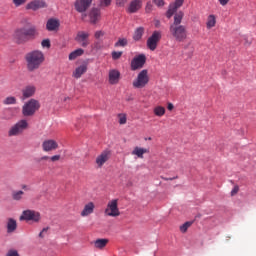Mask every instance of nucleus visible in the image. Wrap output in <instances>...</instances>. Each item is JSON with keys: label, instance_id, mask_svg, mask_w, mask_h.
<instances>
[{"label": "nucleus", "instance_id": "nucleus-1", "mask_svg": "<svg viewBox=\"0 0 256 256\" xmlns=\"http://www.w3.org/2000/svg\"><path fill=\"white\" fill-rule=\"evenodd\" d=\"M183 17L184 13L182 11L176 13L174 22L169 27L170 34L177 42H184L188 36L187 26L181 25Z\"/></svg>", "mask_w": 256, "mask_h": 256}, {"label": "nucleus", "instance_id": "nucleus-2", "mask_svg": "<svg viewBox=\"0 0 256 256\" xmlns=\"http://www.w3.org/2000/svg\"><path fill=\"white\" fill-rule=\"evenodd\" d=\"M26 67L29 72H33L40 68L45 61V56L42 51L34 50L25 55Z\"/></svg>", "mask_w": 256, "mask_h": 256}, {"label": "nucleus", "instance_id": "nucleus-3", "mask_svg": "<svg viewBox=\"0 0 256 256\" xmlns=\"http://www.w3.org/2000/svg\"><path fill=\"white\" fill-rule=\"evenodd\" d=\"M36 35L35 27L20 28L17 29L13 34V39L17 44H23L30 40V38Z\"/></svg>", "mask_w": 256, "mask_h": 256}, {"label": "nucleus", "instance_id": "nucleus-4", "mask_svg": "<svg viewBox=\"0 0 256 256\" xmlns=\"http://www.w3.org/2000/svg\"><path fill=\"white\" fill-rule=\"evenodd\" d=\"M40 108L39 101L35 99L29 100L27 103H25L22 107V114L26 117L33 116L35 112Z\"/></svg>", "mask_w": 256, "mask_h": 256}, {"label": "nucleus", "instance_id": "nucleus-5", "mask_svg": "<svg viewBox=\"0 0 256 256\" xmlns=\"http://www.w3.org/2000/svg\"><path fill=\"white\" fill-rule=\"evenodd\" d=\"M28 128V122L25 119L18 121L15 125H13L8 131V135L11 136H19Z\"/></svg>", "mask_w": 256, "mask_h": 256}, {"label": "nucleus", "instance_id": "nucleus-6", "mask_svg": "<svg viewBox=\"0 0 256 256\" xmlns=\"http://www.w3.org/2000/svg\"><path fill=\"white\" fill-rule=\"evenodd\" d=\"M104 213L107 217H119L120 210L118 207V199L110 200L107 204Z\"/></svg>", "mask_w": 256, "mask_h": 256}, {"label": "nucleus", "instance_id": "nucleus-7", "mask_svg": "<svg viewBox=\"0 0 256 256\" xmlns=\"http://www.w3.org/2000/svg\"><path fill=\"white\" fill-rule=\"evenodd\" d=\"M20 221H33V223H39V221H41V214L35 210H24L20 216Z\"/></svg>", "mask_w": 256, "mask_h": 256}, {"label": "nucleus", "instance_id": "nucleus-8", "mask_svg": "<svg viewBox=\"0 0 256 256\" xmlns=\"http://www.w3.org/2000/svg\"><path fill=\"white\" fill-rule=\"evenodd\" d=\"M149 82L148 71L146 69L142 70L137 78L133 81V87L137 89L144 88Z\"/></svg>", "mask_w": 256, "mask_h": 256}, {"label": "nucleus", "instance_id": "nucleus-9", "mask_svg": "<svg viewBox=\"0 0 256 256\" xmlns=\"http://www.w3.org/2000/svg\"><path fill=\"white\" fill-rule=\"evenodd\" d=\"M161 38L162 33L160 31H154L153 34L147 40V47L151 51H155Z\"/></svg>", "mask_w": 256, "mask_h": 256}, {"label": "nucleus", "instance_id": "nucleus-10", "mask_svg": "<svg viewBox=\"0 0 256 256\" xmlns=\"http://www.w3.org/2000/svg\"><path fill=\"white\" fill-rule=\"evenodd\" d=\"M146 63V56L144 54H140L136 56L131 62V70L136 71L138 69L143 68Z\"/></svg>", "mask_w": 256, "mask_h": 256}, {"label": "nucleus", "instance_id": "nucleus-11", "mask_svg": "<svg viewBox=\"0 0 256 256\" xmlns=\"http://www.w3.org/2000/svg\"><path fill=\"white\" fill-rule=\"evenodd\" d=\"M47 4L44 0H33L29 2L26 6V10H32V11H37L39 9L46 8Z\"/></svg>", "mask_w": 256, "mask_h": 256}, {"label": "nucleus", "instance_id": "nucleus-12", "mask_svg": "<svg viewBox=\"0 0 256 256\" xmlns=\"http://www.w3.org/2000/svg\"><path fill=\"white\" fill-rule=\"evenodd\" d=\"M111 157V151L110 150H104L100 155L96 158V165L101 169L107 161H109Z\"/></svg>", "mask_w": 256, "mask_h": 256}, {"label": "nucleus", "instance_id": "nucleus-13", "mask_svg": "<svg viewBox=\"0 0 256 256\" xmlns=\"http://www.w3.org/2000/svg\"><path fill=\"white\" fill-rule=\"evenodd\" d=\"M59 144L54 139H46L42 143V149L44 152H51L58 149Z\"/></svg>", "mask_w": 256, "mask_h": 256}, {"label": "nucleus", "instance_id": "nucleus-14", "mask_svg": "<svg viewBox=\"0 0 256 256\" xmlns=\"http://www.w3.org/2000/svg\"><path fill=\"white\" fill-rule=\"evenodd\" d=\"M75 40L81 44L82 47L86 48L90 42H89V33L84 32V31H79L77 33V36Z\"/></svg>", "mask_w": 256, "mask_h": 256}, {"label": "nucleus", "instance_id": "nucleus-15", "mask_svg": "<svg viewBox=\"0 0 256 256\" xmlns=\"http://www.w3.org/2000/svg\"><path fill=\"white\" fill-rule=\"evenodd\" d=\"M92 0H77L75 3V8L78 12H85L91 5Z\"/></svg>", "mask_w": 256, "mask_h": 256}, {"label": "nucleus", "instance_id": "nucleus-16", "mask_svg": "<svg viewBox=\"0 0 256 256\" xmlns=\"http://www.w3.org/2000/svg\"><path fill=\"white\" fill-rule=\"evenodd\" d=\"M109 77V83L111 85H116L119 83L121 74L117 69H111L108 74Z\"/></svg>", "mask_w": 256, "mask_h": 256}, {"label": "nucleus", "instance_id": "nucleus-17", "mask_svg": "<svg viewBox=\"0 0 256 256\" xmlns=\"http://www.w3.org/2000/svg\"><path fill=\"white\" fill-rule=\"evenodd\" d=\"M90 22L92 24H97L101 20V11L97 8H92L89 12Z\"/></svg>", "mask_w": 256, "mask_h": 256}, {"label": "nucleus", "instance_id": "nucleus-18", "mask_svg": "<svg viewBox=\"0 0 256 256\" xmlns=\"http://www.w3.org/2000/svg\"><path fill=\"white\" fill-rule=\"evenodd\" d=\"M183 3H184V0H176L174 4L170 5L166 16L170 19L174 15V13L177 11V9L183 5Z\"/></svg>", "mask_w": 256, "mask_h": 256}, {"label": "nucleus", "instance_id": "nucleus-19", "mask_svg": "<svg viewBox=\"0 0 256 256\" xmlns=\"http://www.w3.org/2000/svg\"><path fill=\"white\" fill-rule=\"evenodd\" d=\"M95 204L93 202H88L84 205L83 210L81 211V217H89L94 213Z\"/></svg>", "mask_w": 256, "mask_h": 256}, {"label": "nucleus", "instance_id": "nucleus-20", "mask_svg": "<svg viewBox=\"0 0 256 256\" xmlns=\"http://www.w3.org/2000/svg\"><path fill=\"white\" fill-rule=\"evenodd\" d=\"M60 26L58 19L51 18L47 21L46 28L48 31H56Z\"/></svg>", "mask_w": 256, "mask_h": 256}, {"label": "nucleus", "instance_id": "nucleus-21", "mask_svg": "<svg viewBox=\"0 0 256 256\" xmlns=\"http://www.w3.org/2000/svg\"><path fill=\"white\" fill-rule=\"evenodd\" d=\"M7 233H14L17 229V221L14 218H8L6 223Z\"/></svg>", "mask_w": 256, "mask_h": 256}, {"label": "nucleus", "instance_id": "nucleus-22", "mask_svg": "<svg viewBox=\"0 0 256 256\" xmlns=\"http://www.w3.org/2000/svg\"><path fill=\"white\" fill-rule=\"evenodd\" d=\"M36 88L33 85H28L22 90L24 99L30 98L34 95Z\"/></svg>", "mask_w": 256, "mask_h": 256}, {"label": "nucleus", "instance_id": "nucleus-23", "mask_svg": "<svg viewBox=\"0 0 256 256\" xmlns=\"http://www.w3.org/2000/svg\"><path fill=\"white\" fill-rule=\"evenodd\" d=\"M86 71H87V65L82 64L75 69L72 76L76 79H79L84 73H86Z\"/></svg>", "mask_w": 256, "mask_h": 256}, {"label": "nucleus", "instance_id": "nucleus-24", "mask_svg": "<svg viewBox=\"0 0 256 256\" xmlns=\"http://www.w3.org/2000/svg\"><path fill=\"white\" fill-rule=\"evenodd\" d=\"M141 7H142V1L141 0H134V1L131 2L128 10H129L130 13H135Z\"/></svg>", "mask_w": 256, "mask_h": 256}, {"label": "nucleus", "instance_id": "nucleus-25", "mask_svg": "<svg viewBox=\"0 0 256 256\" xmlns=\"http://www.w3.org/2000/svg\"><path fill=\"white\" fill-rule=\"evenodd\" d=\"M147 152L148 150L146 148L135 147L132 151V155H136L139 159H143V155Z\"/></svg>", "mask_w": 256, "mask_h": 256}, {"label": "nucleus", "instance_id": "nucleus-26", "mask_svg": "<svg viewBox=\"0 0 256 256\" xmlns=\"http://www.w3.org/2000/svg\"><path fill=\"white\" fill-rule=\"evenodd\" d=\"M108 244V239H97L94 242V246L96 249L102 250L104 249Z\"/></svg>", "mask_w": 256, "mask_h": 256}, {"label": "nucleus", "instance_id": "nucleus-27", "mask_svg": "<svg viewBox=\"0 0 256 256\" xmlns=\"http://www.w3.org/2000/svg\"><path fill=\"white\" fill-rule=\"evenodd\" d=\"M24 195V191L16 190L12 192V199L13 201H22Z\"/></svg>", "mask_w": 256, "mask_h": 256}, {"label": "nucleus", "instance_id": "nucleus-28", "mask_svg": "<svg viewBox=\"0 0 256 256\" xmlns=\"http://www.w3.org/2000/svg\"><path fill=\"white\" fill-rule=\"evenodd\" d=\"M143 34H144V28H143V27H139V28H137V29L135 30L133 39H134L135 41H139V40H141Z\"/></svg>", "mask_w": 256, "mask_h": 256}, {"label": "nucleus", "instance_id": "nucleus-29", "mask_svg": "<svg viewBox=\"0 0 256 256\" xmlns=\"http://www.w3.org/2000/svg\"><path fill=\"white\" fill-rule=\"evenodd\" d=\"M84 50L83 49H77L70 53L69 60H75L77 57L83 55Z\"/></svg>", "mask_w": 256, "mask_h": 256}, {"label": "nucleus", "instance_id": "nucleus-30", "mask_svg": "<svg viewBox=\"0 0 256 256\" xmlns=\"http://www.w3.org/2000/svg\"><path fill=\"white\" fill-rule=\"evenodd\" d=\"M17 103V99L14 96H8L3 100L4 105H15Z\"/></svg>", "mask_w": 256, "mask_h": 256}, {"label": "nucleus", "instance_id": "nucleus-31", "mask_svg": "<svg viewBox=\"0 0 256 256\" xmlns=\"http://www.w3.org/2000/svg\"><path fill=\"white\" fill-rule=\"evenodd\" d=\"M153 112L156 116L162 117L165 114L166 109L162 106H157L154 108Z\"/></svg>", "mask_w": 256, "mask_h": 256}, {"label": "nucleus", "instance_id": "nucleus-32", "mask_svg": "<svg viewBox=\"0 0 256 256\" xmlns=\"http://www.w3.org/2000/svg\"><path fill=\"white\" fill-rule=\"evenodd\" d=\"M216 25V18L214 15L208 17L207 28L210 29Z\"/></svg>", "mask_w": 256, "mask_h": 256}, {"label": "nucleus", "instance_id": "nucleus-33", "mask_svg": "<svg viewBox=\"0 0 256 256\" xmlns=\"http://www.w3.org/2000/svg\"><path fill=\"white\" fill-rule=\"evenodd\" d=\"M128 44V41L126 38H120L116 43L115 47H125Z\"/></svg>", "mask_w": 256, "mask_h": 256}, {"label": "nucleus", "instance_id": "nucleus-34", "mask_svg": "<svg viewBox=\"0 0 256 256\" xmlns=\"http://www.w3.org/2000/svg\"><path fill=\"white\" fill-rule=\"evenodd\" d=\"M192 222H186L184 223L182 226H180V231L182 233H186V231H188L189 227H191Z\"/></svg>", "mask_w": 256, "mask_h": 256}, {"label": "nucleus", "instance_id": "nucleus-35", "mask_svg": "<svg viewBox=\"0 0 256 256\" xmlns=\"http://www.w3.org/2000/svg\"><path fill=\"white\" fill-rule=\"evenodd\" d=\"M123 52L121 51H113L112 52V59L113 60H118L122 56Z\"/></svg>", "mask_w": 256, "mask_h": 256}, {"label": "nucleus", "instance_id": "nucleus-36", "mask_svg": "<svg viewBox=\"0 0 256 256\" xmlns=\"http://www.w3.org/2000/svg\"><path fill=\"white\" fill-rule=\"evenodd\" d=\"M112 0H99V4L101 7H108L110 6Z\"/></svg>", "mask_w": 256, "mask_h": 256}, {"label": "nucleus", "instance_id": "nucleus-37", "mask_svg": "<svg viewBox=\"0 0 256 256\" xmlns=\"http://www.w3.org/2000/svg\"><path fill=\"white\" fill-rule=\"evenodd\" d=\"M12 2L15 5V7H20L24 5L27 2V0H12Z\"/></svg>", "mask_w": 256, "mask_h": 256}, {"label": "nucleus", "instance_id": "nucleus-38", "mask_svg": "<svg viewBox=\"0 0 256 256\" xmlns=\"http://www.w3.org/2000/svg\"><path fill=\"white\" fill-rule=\"evenodd\" d=\"M126 122H127V117H126V115H125V114H119V123H120L121 125H123V124H126Z\"/></svg>", "mask_w": 256, "mask_h": 256}, {"label": "nucleus", "instance_id": "nucleus-39", "mask_svg": "<svg viewBox=\"0 0 256 256\" xmlns=\"http://www.w3.org/2000/svg\"><path fill=\"white\" fill-rule=\"evenodd\" d=\"M41 45L45 48H49L51 46L50 44V40L49 39H45L42 41Z\"/></svg>", "mask_w": 256, "mask_h": 256}, {"label": "nucleus", "instance_id": "nucleus-40", "mask_svg": "<svg viewBox=\"0 0 256 256\" xmlns=\"http://www.w3.org/2000/svg\"><path fill=\"white\" fill-rule=\"evenodd\" d=\"M104 35H105V32L100 30V31H97L94 36L96 39H99V38L103 37Z\"/></svg>", "mask_w": 256, "mask_h": 256}, {"label": "nucleus", "instance_id": "nucleus-41", "mask_svg": "<svg viewBox=\"0 0 256 256\" xmlns=\"http://www.w3.org/2000/svg\"><path fill=\"white\" fill-rule=\"evenodd\" d=\"M49 159H50V161L55 163L56 161H60L61 156L60 155H54V156L50 157Z\"/></svg>", "mask_w": 256, "mask_h": 256}, {"label": "nucleus", "instance_id": "nucleus-42", "mask_svg": "<svg viewBox=\"0 0 256 256\" xmlns=\"http://www.w3.org/2000/svg\"><path fill=\"white\" fill-rule=\"evenodd\" d=\"M6 256H19L16 250H9Z\"/></svg>", "mask_w": 256, "mask_h": 256}, {"label": "nucleus", "instance_id": "nucleus-43", "mask_svg": "<svg viewBox=\"0 0 256 256\" xmlns=\"http://www.w3.org/2000/svg\"><path fill=\"white\" fill-rule=\"evenodd\" d=\"M152 8H153V5L151 2H148L147 3V6H146V12L147 13H150L152 11Z\"/></svg>", "mask_w": 256, "mask_h": 256}, {"label": "nucleus", "instance_id": "nucleus-44", "mask_svg": "<svg viewBox=\"0 0 256 256\" xmlns=\"http://www.w3.org/2000/svg\"><path fill=\"white\" fill-rule=\"evenodd\" d=\"M238 191H239V186H235V187L233 188V190L231 191V195H232V196L237 195Z\"/></svg>", "mask_w": 256, "mask_h": 256}, {"label": "nucleus", "instance_id": "nucleus-45", "mask_svg": "<svg viewBox=\"0 0 256 256\" xmlns=\"http://www.w3.org/2000/svg\"><path fill=\"white\" fill-rule=\"evenodd\" d=\"M126 2H127V0H116V4L118 6H124Z\"/></svg>", "mask_w": 256, "mask_h": 256}, {"label": "nucleus", "instance_id": "nucleus-46", "mask_svg": "<svg viewBox=\"0 0 256 256\" xmlns=\"http://www.w3.org/2000/svg\"><path fill=\"white\" fill-rule=\"evenodd\" d=\"M154 3H155L157 6H159V7H161V6L164 5L163 0H154Z\"/></svg>", "mask_w": 256, "mask_h": 256}, {"label": "nucleus", "instance_id": "nucleus-47", "mask_svg": "<svg viewBox=\"0 0 256 256\" xmlns=\"http://www.w3.org/2000/svg\"><path fill=\"white\" fill-rule=\"evenodd\" d=\"M222 6H226L230 0H218Z\"/></svg>", "mask_w": 256, "mask_h": 256}, {"label": "nucleus", "instance_id": "nucleus-48", "mask_svg": "<svg viewBox=\"0 0 256 256\" xmlns=\"http://www.w3.org/2000/svg\"><path fill=\"white\" fill-rule=\"evenodd\" d=\"M48 159H50L49 156H43V157L38 159V162L40 163V161H48Z\"/></svg>", "mask_w": 256, "mask_h": 256}, {"label": "nucleus", "instance_id": "nucleus-49", "mask_svg": "<svg viewBox=\"0 0 256 256\" xmlns=\"http://www.w3.org/2000/svg\"><path fill=\"white\" fill-rule=\"evenodd\" d=\"M21 189H23V191H30V187L28 185H26V184H23L21 186Z\"/></svg>", "mask_w": 256, "mask_h": 256}, {"label": "nucleus", "instance_id": "nucleus-50", "mask_svg": "<svg viewBox=\"0 0 256 256\" xmlns=\"http://www.w3.org/2000/svg\"><path fill=\"white\" fill-rule=\"evenodd\" d=\"M48 228H43V230L39 233V237L43 238V233H47Z\"/></svg>", "mask_w": 256, "mask_h": 256}, {"label": "nucleus", "instance_id": "nucleus-51", "mask_svg": "<svg viewBox=\"0 0 256 256\" xmlns=\"http://www.w3.org/2000/svg\"><path fill=\"white\" fill-rule=\"evenodd\" d=\"M162 179H163L164 181H174V179H178V177H177V176H176V177H173V178L162 177Z\"/></svg>", "mask_w": 256, "mask_h": 256}, {"label": "nucleus", "instance_id": "nucleus-52", "mask_svg": "<svg viewBox=\"0 0 256 256\" xmlns=\"http://www.w3.org/2000/svg\"><path fill=\"white\" fill-rule=\"evenodd\" d=\"M168 110H173L174 109V105L172 103H168V106H167Z\"/></svg>", "mask_w": 256, "mask_h": 256}, {"label": "nucleus", "instance_id": "nucleus-53", "mask_svg": "<svg viewBox=\"0 0 256 256\" xmlns=\"http://www.w3.org/2000/svg\"><path fill=\"white\" fill-rule=\"evenodd\" d=\"M246 45H250L251 44V41L249 42V41H246V43H245Z\"/></svg>", "mask_w": 256, "mask_h": 256}, {"label": "nucleus", "instance_id": "nucleus-54", "mask_svg": "<svg viewBox=\"0 0 256 256\" xmlns=\"http://www.w3.org/2000/svg\"><path fill=\"white\" fill-rule=\"evenodd\" d=\"M69 99V97H66L65 99H64V101H67Z\"/></svg>", "mask_w": 256, "mask_h": 256}, {"label": "nucleus", "instance_id": "nucleus-55", "mask_svg": "<svg viewBox=\"0 0 256 256\" xmlns=\"http://www.w3.org/2000/svg\"><path fill=\"white\" fill-rule=\"evenodd\" d=\"M147 140H152V138H151V137H149Z\"/></svg>", "mask_w": 256, "mask_h": 256}]
</instances>
